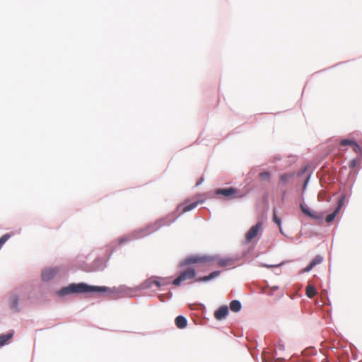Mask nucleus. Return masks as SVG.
Returning <instances> with one entry per match:
<instances>
[{
  "instance_id": "obj_1",
  "label": "nucleus",
  "mask_w": 362,
  "mask_h": 362,
  "mask_svg": "<svg viewBox=\"0 0 362 362\" xmlns=\"http://www.w3.org/2000/svg\"><path fill=\"white\" fill-rule=\"evenodd\" d=\"M125 291V288L120 286L119 288H110L107 286H89L84 283L71 284L66 287L60 289L58 292L60 296H65L69 293H85L90 292H106L110 298L117 299L122 296Z\"/></svg>"
},
{
  "instance_id": "obj_2",
  "label": "nucleus",
  "mask_w": 362,
  "mask_h": 362,
  "mask_svg": "<svg viewBox=\"0 0 362 362\" xmlns=\"http://www.w3.org/2000/svg\"><path fill=\"white\" fill-rule=\"evenodd\" d=\"M216 260L214 256L205 255H193L185 258L182 262V265H189L192 264H209Z\"/></svg>"
},
{
  "instance_id": "obj_3",
  "label": "nucleus",
  "mask_w": 362,
  "mask_h": 362,
  "mask_svg": "<svg viewBox=\"0 0 362 362\" xmlns=\"http://www.w3.org/2000/svg\"><path fill=\"white\" fill-rule=\"evenodd\" d=\"M195 275L196 272L194 269L187 268L185 271L182 272L180 275L175 279H174L173 284L175 286H179L183 281L194 279Z\"/></svg>"
},
{
  "instance_id": "obj_4",
  "label": "nucleus",
  "mask_w": 362,
  "mask_h": 362,
  "mask_svg": "<svg viewBox=\"0 0 362 362\" xmlns=\"http://www.w3.org/2000/svg\"><path fill=\"white\" fill-rule=\"evenodd\" d=\"M262 227V223L259 222L255 226H253L246 233L245 240L247 243L251 242L258 234L259 231Z\"/></svg>"
},
{
  "instance_id": "obj_5",
  "label": "nucleus",
  "mask_w": 362,
  "mask_h": 362,
  "mask_svg": "<svg viewBox=\"0 0 362 362\" xmlns=\"http://www.w3.org/2000/svg\"><path fill=\"white\" fill-rule=\"evenodd\" d=\"M344 199H345L344 195H343L341 197H340V199L338 201V205H337V208L334 209V211L332 213H331L330 214H329L326 216L325 221L327 223H331L335 219L336 216L339 213L341 208L344 205Z\"/></svg>"
},
{
  "instance_id": "obj_6",
  "label": "nucleus",
  "mask_w": 362,
  "mask_h": 362,
  "mask_svg": "<svg viewBox=\"0 0 362 362\" xmlns=\"http://www.w3.org/2000/svg\"><path fill=\"white\" fill-rule=\"evenodd\" d=\"M237 192V189L233 187L218 189L216 191V194H221L228 198L234 197Z\"/></svg>"
},
{
  "instance_id": "obj_7",
  "label": "nucleus",
  "mask_w": 362,
  "mask_h": 362,
  "mask_svg": "<svg viewBox=\"0 0 362 362\" xmlns=\"http://www.w3.org/2000/svg\"><path fill=\"white\" fill-rule=\"evenodd\" d=\"M228 314V308L227 305H222L214 313V317L218 320H222Z\"/></svg>"
},
{
  "instance_id": "obj_8",
  "label": "nucleus",
  "mask_w": 362,
  "mask_h": 362,
  "mask_svg": "<svg viewBox=\"0 0 362 362\" xmlns=\"http://www.w3.org/2000/svg\"><path fill=\"white\" fill-rule=\"evenodd\" d=\"M300 209L302 210V211L307 216H308L309 217H311L313 218H315V219H321L323 218V214H317L316 212H313L310 210V209L303 205V204H300Z\"/></svg>"
},
{
  "instance_id": "obj_9",
  "label": "nucleus",
  "mask_w": 362,
  "mask_h": 362,
  "mask_svg": "<svg viewBox=\"0 0 362 362\" xmlns=\"http://www.w3.org/2000/svg\"><path fill=\"white\" fill-rule=\"evenodd\" d=\"M58 270L56 268L47 269L43 271L42 278L44 281H49L55 276Z\"/></svg>"
},
{
  "instance_id": "obj_10",
  "label": "nucleus",
  "mask_w": 362,
  "mask_h": 362,
  "mask_svg": "<svg viewBox=\"0 0 362 362\" xmlns=\"http://www.w3.org/2000/svg\"><path fill=\"white\" fill-rule=\"evenodd\" d=\"M214 257L216 258V260L214 262H216L219 267H231L233 264V261L230 258H218L217 256Z\"/></svg>"
},
{
  "instance_id": "obj_11",
  "label": "nucleus",
  "mask_w": 362,
  "mask_h": 362,
  "mask_svg": "<svg viewBox=\"0 0 362 362\" xmlns=\"http://www.w3.org/2000/svg\"><path fill=\"white\" fill-rule=\"evenodd\" d=\"M322 262V257L320 255H317L310 264L303 269L304 272H310L317 264H320Z\"/></svg>"
},
{
  "instance_id": "obj_12",
  "label": "nucleus",
  "mask_w": 362,
  "mask_h": 362,
  "mask_svg": "<svg viewBox=\"0 0 362 362\" xmlns=\"http://www.w3.org/2000/svg\"><path fill=\"white\" fill-rule=\"evenodd\" d=\"M199 203V202H194L187 205H180L179 209L181 210L182 213H186L197 207Z\"/></svg>"
},
{
  "instance_id": "obj_13",
  "label": "nucleus",
  "mask_w": 362,
  "mask_h": 362,
  "mask_svg": "<svg viewBox=\"0 0 362 362\" xmlns=\"http://www.w3.org/2000/svg\"><path fill=\"white\" fill-rule=\"evenodd\" d=\"M187 324V320L183 316L180 315L175 318V325L179 329H183L186 327Z\"/></svg>"
},
{
  "instance_id": "obj_14",
  "label": "nucleus",
  "mask_w": 362,
  "mask_h": 362,
  "mask_svg": "<svg viewBox=\"0 0 362 362\" xmlns=\"http://www.w3.org/2000/svg\"><path fill=\"white\" fill-rule=\"evenodd\" d=\"M13 337V331L5 334H0V346L6 344Z\"/></svg>"
},
{
  "instance_id": "obj_15",
  "label": "nucleus",
  "mask_w": 362,
  "mask_h": 362,
  "mask_svg": "<svg viewBox=\"0 0 362 362\" xmlns=\"http://www.w3.org/2000/svg\"><path fill=\"white\" fill-rule=\"evenodd\" d=\"M220 271H215L211 272L209 275L205 276L203 277H199V279H196L197 281H209L216 276H218L220 274Z\"/></svg>"
},
{
  "instance_id": "obj_16",
  "label": "nucleus",
  "mask_w": 362,
  "mask_h": 362,
  "mask_svg": "<svg viewBox=\"0 0 362 362\" xmlns=\"http://www.w3.org/2000/svg\"><path fill=\"white\" fill-rule=\"evenodd\" d=\"M241 303L238 300H233L230 303V309L233 312H238L241 309Z\"/></svg>"
},
{
  "instance_id": "obj_17",
  "label": "nucleus",
  "mask_w": 362,
  "mask_h": 362,
  "mask_svg": "<svg viewBox=\"0 0 362 362\" xmlns=\"http://www.w3.org/2000/svg\"><path fill=\"white\" fill-rule=\"evenodd\" d=\"M153 286H154L153 276L151 278H149V279H146L145 281H144L140 285V288L141 289H148V288H151Z\"/></svg>"
},
{
  "instance_id": "obj_18",
  "label": "nucleus",
  "mask_w": 362,
  "mask_h": 362,
  "mask_svg": "<svg viewBox=\"0 0 362 362\" xmlns=\"http://www.w3.org/2000/svg\"><path fill=\"white\" fill-rule=\"evenodd\" d=\"M305 291L306 296L310 298H313L317 293L315 288L312 285H308Z\"/></svg>"
},
{
  "instance_id": "obj_19",
  "label": "nucleus",
  "mask_w": 362,
  "mask_h": 362,
  "mask_svg": "<svg viewBox=\"0 0 362 362\" xmlns=\"http://www.w3.org/2000/svg\"><path fill=\"white\" fill-rule=\"evenodd\" d=\"M18 299L16 296H13L11 298V300H10L11 308L14 310V311H16V312L18 311Z\"/></svg>"
},
{
  "instance_id": "obj_20",
  "label": "nucleus",
  "mask_w": 362,
  "mask_h": 362,
  "mask_svg": "<svg viewBox=\"0 0 362 362\" xmlns=\"http://www.w3.org/2000/svg\"><path fill=\"white\" fill-rule=\"evenodd\" d=\"M161 280L162 281H160L158 277H153L154 286H156L158 288H160L162 285H167L169 284V282L165 281V279Z\"/></svg>"
},
{
  "instance_id": "obj_21",
  "label": "nucleus",
  "mask_w": 362,
  "mask_h": 362,
  "mask_svg": "<svg viewBox=\"0 0 362 362\" xmlns=\"http://www.w3.org/2000/svg\"><path fill=\"white\" fill-rule=\"evenodd\" d=\"M259 177L262 180L269 181L270 180V173L269 172H262L259 175Z\"/></svg>"
},
{
  "instance_id": "obj_22",
  "label": "nucleus",
  "mask_w": 362,
  "mask_h": 362,
  "mask_svg": "<svg viewBox=\"0 0 362 362\" xmlns=\"http://www.w3.org/2000/svg\"><path fill=\"white\" fill-rule=\"evenodd\" d=\"M291 177H292L291 175H288V174H286V173L282 174L280 176V181L281 182L286 184Z\"/></svg>"
},
{
  "instance_id": "obj_23",
  "label": "nucleus",
  "mask_w": 362,
  "mask_h": 362,
  "mask_svg": "<svg viewBox=\"0 0 362 362\" xmlns=\"http://www.w3.org/2000/svg\"><path fill=\"white\" fill-rule=\"evenodd\" d=\"M273 221L279 225V226H281V219L277 216L276 210L274 209L273 211Z\"/></svg>"
},
{
  "instance_id": "obj_24",
  "label": "nucleus",
  "mask_w": 362,
  "mask_h": 362,
  "mask_svg": "<svg viewBox=\"0 0 362 362\" xmlns=\"http://www.w3.org/2000/svg\"><path fill=\"white\" fill-rule=\"evenodd\" d=\"M351 146L354 152L358 153L361 151V147L356 141H354Z\"/></svg>"
},
{
  "instance_id": "obj_25",
  "label": "nucleus",
  "mask_w": 362,
  "mask_h": 362,
  "mask_svg": "<svg viewBox=\"0 0 362 362\" xmlns=\"http://www.w3.org/2000/svg\"><path fill=\"white\" fill-rule=\"evenodd\" d=\"M354 141L353 140H351V139H342L341 141H340V144L341 146H346V145H349V146H351V144L354 143Z\"/></svg>"
},
{
  "instance_id": "obj_26",
  "label": "nucleus",
  "mask_w": 362,
  "mask_h": 362,
  "mask_svg": "<svg viewBox=\"0 0 362 362\" xmlns=\"http://www.w3.org/2000/svg\"><path fill=\"white\" fill-rule=\"evenodd\" d=\"M357 164V160L356 159H353L349 163V168H354Z\"/></svg>"
}]
</instances>
